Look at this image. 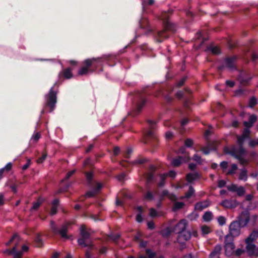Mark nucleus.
<instances>
[{
  "mask_svg": "<svg viewBox=\"0 0 258 258\" xmlns=\"http://www.w3.org/2000/svg\"><path fill=\"white\" fill-rule=\"evenodd\" d=\"M96 192L95 190L88 191L86 194V197H92L96 194Z\"/></svg>",
  "mask_w": 258,
  "mask_h": 258,
  "instance_id": "46",
  "label": "nucleus"
},
{
  "mask_svg": "<svg viewBox=\"0 0 258 258\" xmlns=\"http://www.w3.org/2000/svg\"><path fill=\"white\" fill-rule=\"evenodd\" d=\"M103 185L101 183H96V189L95 190L96 192H97V191H98L100 189H101Z\"/></svg>",
  "mask_w": 258,
  "mask_h": 258,
  "instance_id": "62",
  "label": "nucleus"
},
{
  "mask_svg": "<svg viewBox=\"0 0 258 258\" xmlns=\"http://www.w3.org/2000/svg\"><path fill=\"white\" fill-rule=\"evenodd\" d=\"M12 168V164L9 163L7 165L3 168L5 171H9Z\"/></svg>",
  "mask_w": 258,
  "mask_h": 258,
  "instance_id": "51",
  "label": "nucleus"
},
{
  "mask_svg": "<svg viewBox=\"0 0 258 258\" xmlns=\"http://www.w3.org/2000/svg\"><path fill=\"white\" fill-rule=\"evenodd\" d=\"M187 225V222L185 220H180L176 225L174 228V231L177 233L185 231Z\"/></svg>",
  "mask_w": 258,
  "mask_h": 258,
  "instance_id": "12",
  "label": "nucleus"
},
{
  "mask_svg": "<svg viewBox=\"0 0 258 258\" xmlns=\"http://www.w3.org/2000/svg\"><path fill=\"white\" fill-rule=\"evenodd\" d=\"M202 233L203 235L208 234L211 232V228L207 225H203L201 227Z\"/></svg>",
  "mask_w": 258,
  "mask_h": 258,
  "instance_id": "23",
  "label": "nucleus"
},
{
  "mask_svg": "<svg viewBox=\"0 0 258 258\" xmlns=\"http://www.w3.org/2000/svg\"><path fill=\"white\" fill-rule=\"evenodd\" d=\"M201 150L203 152L204 154H205V155L208 154L210 152V150H209L208 147L203 148Z\"/></svg>",
  "mask_w": 258,
  "mask_h": 258,
  "instance_id": "56",
  "label": "nucleus"
},
{
  "mask_svg": "<svg viewBox=\"0 0 258 258\" xmlns=\"http://www.w3.org/2000/svg\"><path fill=\"white\" fill-rule=\"evenodd\" d=\"M146 253L147 254H148V258H153L155 256V254L154 253H153L151 250H150L149 249H147L146 250ZM140 258H147L146 256H140Z\"/></svg>",
  "mask_w": 258,
  "mask_h": 258,
  "instance_id": "32",
  "label": "nucleus"
},
{
  "mask_svg": "<svg viewBox=\"0 0 258 258\" xmlns=\"http://www.w3.org/2000/svg\"><path fill=\"white\" fill-rule=\"evenodd\" d=\"M178 234L177 241L181 245H184L185 242L189 240L190 237V233L187 231L181 232Z\"/></svg>",
  "mask_w": 258,
  "mask_h": 258,
  "instance_id": "9",
  "label": "nucleus"
},
{
  "mask_svg": "<svg viewBox=\"0 0 258 258\" xmlns=\"http://www.w3.org/2000/svg\"><path fill=\"white\" fill-rule=\"evenodd\" d=\"M184 143L185 146L187 147H191L194 144L193 141L190 139L185 140Z\"/></svg>",
  "mask_w": 258,
  "mask_h": 258,
  "instance_id": "36",
  "label": "nucleus"
},
{
  "mask_svg": "<svg viewBox=\"0 0 258 258\" xmlns=\"http://www.w3.org/2000/svg\"><path fill=\"white\" fill-rule=\"evenodd\" d=\"M70 223H66L62 226L60 230L59 231V233L62 237L66 239L68 238V237L67 235V232L68 230V227Z\"/></svg>",
  "mask_w": 258,
  "mask_h": 258,
  "instance_id": "17",
  "label": "nucleus"
},
{
  "mask_svg": "<svg viewBox=\"0 0 258 258\" xmlns=\"http://www.w3.org/2000/svg\"><path fill=\"white\" fill-rule=\"evenodd\" d=\"M56 209L57 207L56 206H52V207L50 211V214L52 215L55 214L56 213Z\"/></svg>",
  "mask_w": 258,
  "mask_h": 258,
  "instance_id": "53",
  "label": "nucleus"
},
{
  "mask_svg": "<svg viewBox=\"0 0 258 258\" xmlns=\"http://www.w3.org/2000/svg\"><path fill=\"white\" fill-rule=\"evenodd\" d=\"M247 172H246V170H242L240 173V175H239V179L243 180H246L247 179Z\"/></svg>",
  "mask_w": 258,
  "mask_h": 258,
  "instance_id": "27",
  "label": "nucleus"
},
{
  "mask_svg": "<svg viewBox=\"0 0 258 258\" xmlns=\"http://www.w3.org/2000/svg\"><path fill=\"white\" fill-rule=\"evenodd\" d=\"M162 194L163 196H167L170 200L172 201H174L176 199V198L175 195L169 194L168 191L167 190H164L163 191Z\"/></svg>",
  "mask_w": 258,
  "mask_h": 258,
  "instance_id": "24",
  "label": "nucleus"
},
{
  "mask_svg": "<svg viewBox=\"0 0 258 258\" xmlns=\"http://www.w3.org/2000/svg\"><path fill=\"white\" fill-rule=\"evenodd\" d=\"M150 215L151 217H156L157 216V212L156 210L153 208L151 209L150 210Z\"/></svg>",
  "mask_w": 258,
  "mask_h": 258,
  "instance_id": "45",
  "label": "nucleus"
},
{
  "mask_svg": "<svg viewBox=\"0 0 258 258\" xmlns=\"http://www.w3.org/2000/svg\"><path fill=\"white\" fill-rule=\"evenodd\" d=\"M41 203L40 201H37L33 204V207L31 208V210H37L39 206H40Z\"/></svg>",
  "mask_w": 258,
  "mask_h": 258,
  "instance_id": "41",
  "label": "nucleus"
},
{
  "mask_svg": "<svg viewBox=\"0 0 258 258\" xmlns=\"http://www.w3.org/2000/svg\"><path fill=\"white\" fill-rule=\"evenodd\" d=\"M220 166L223 169H225L228 166V163L226 161H223L220 164Z\"/></svg>",
  "mask_w": 258,
  "mask_h": 258,
  "instance_id": "49",
  "label": "nucleus"
},
{
  "mask_svg": "<svg viewBox=\"0 0 258 258\" xmlns=\"http://www.w3.org/2000/svg\"><path fill=\"white\" fill-rule=\"evenodd\" d=\"M237 169V166L236 164H233L231 166V169L227 172L228 174H230L234 173L235 171Z\"/></svg>",
  "mask_w": 258,
  "mask_h": 258,
  "instance_id": "42",
  "label": "nucleus"
},
{
  "mask_svg": "<svg viewBox=\"0 0 258 258\" xmlns=\"http://www.w3.org/2000/svg\"><path fill=\"white\" fill-rule=\"evenodd\" d=\"M244 75V74H241L240 75V76L238 78V80H239V81L241 82V83H244V82H247V80H245L243 78V76Z\"/></svg>",
  "mask_w": 258,
  "mask_h": 258,
  "instance_id": "63",
  "label": "nucleus"
},
{
  "mask_svg": "<svg viewBox=\"0 0 258 258\" xmlns=\"http://www.w3.org/2000/svg\"><path fill=\"white\" fill-rule=\"evenodd\" d=\"M226 65L230 69L233 68L234 66V58L231 57L227 58L226 61Z\"/></svg>",
  "mask_w": 258,
  "mask_h": 258,
  "instance_id": "22",
  "label": "nucleus"
},
{
  "mask_svg": "<svg viewBox=\"0 0 258 258\" xmlns=\"http://www.w3.org/2000/svg\"><path fill=\"white\" fill-rule=\"evenodd\" d=\"M246 249L250 256H258V247L253 243H246Z\"/></svg>",
  "mask_w": 258,
  "mask_h": 258,
  "instance_id": "8",
  "label": "nucleus"
},
{
  "mask_svg": "<svg viewBox=\"0 0 258 258\" xmlns=\"http://www.w3.org/2000/svg\"><path fill=\"white\" fill-rule=\"evenodd\" d=\"M75 172V170H72V171H70L69 172H68L66 176V177L64 178V179L63 180V181L64 180H67L68 179H69Z\"/></svg>",
  "mask_w": 258,
  "mask_h": 258,
  "instance_id": "48",
  "label": "nucleus"
},
{
  "mask_svg": "<svg viewBox=\"0 0 258 258\" xmlns=\"http://www.w3.org/2000/svg\"><path fill=\"white\" fill-rule=\"evenodd\" d=\"M98 59L96 58H93L91 59H87L83 62L84 66L87 67L88 69L91 66L93 62L96 61Z\"/></svg>",
  "mask_w": 258,
  "mask_h": 258,
  "instance_id": "20",
  "label": "nucleus"
},
{
  "mask_svg": "<svg viewBox=\"0 0 258 258\" xmlns=\"http://www.w3.org/2000/svg\"><path fill=\"white\" fill-rule=\"evenodd\" d=\"M238 188L239 187L235 184H232L227 187L228 190L233 192H236Z\"/></svg>",
  "mask_w": 258,
  "mask_h": 258,
  "instance_id": "35",
  "label": "nucleus"
},
{
  "mask_svg": "<svg viewBox=\"0 0 258 258\" xmlns=\"http://www.w3.org/2000/svg\"><path fill=\"white\" fill-rule=\"evenodd\" d=\"M225 184H226V182H225V181H224L223 180H219L218 182V187H220V188L225 186Z\"/></svg>",
  "mask_w": 258,
  "mask_h": 258,
  "instance_id": "47",
  "label": "nucleus"
},
{
  "mask_svg": "<svg viewBox=\"0 0 258 258\" xmlns=\"http://www.w3.org/2000/svg\"><path fill=\"white\" fill-rule=\"evenodd\" d=\"M110 237L113 241H116V240L119 237V235L118 234L113 235H111Z\"/></svg>",
  "mask_w": 258,
  "mask_h": 258,
  "instance_id": "57",
  "label": "nucleus"
},
{
  "mask_svg": "<svg viewBox=\"0 0 258 258\" xmlns=\"http://www.w3.org/2000/svg\"><path fill=\"white\" fill-rule=\"evenodd\" d=\"M210 205V202L209 201H204L197 203L195 206V208L196 210L202 211L203 209L207 208Z\"/></svg>",
  "mask_w": 258,
  "mask_h": 258,
  "instance_id": "15",
  "label": "nucleus"
},
{
  "mask_svg": "<svg viewBox=\"0 0 258 258\" xmlns=\"http://www.w3.org/2000/svg\"><path fill=\"white\" fill-rule=\"evenodd\" d=\"M258 238V230H254L250 234L249 236L246 238V243H253L252 242L255 241Z\"/></svg>",
  "mask_w": 258,
  "mask_h": 258,
  "instance_id": "14",
  "label": "nucleus"
},
{
  "mask_svg": "<svg viewBox=\"0 0 258 258\" xmlns=\"http://www.w3.org/2000/svg\"><path fill=\"white\" fill-rule=\"evenodd\" d=\"M221 250V245H217L210 254V258H219Z\"/></svg>",
  "mask_w": 258,
  "mask_h": 258,
  "instance_id": "13",
  "label": "nucleus"
},
{
  "mask_svg": "<svg viewBox=\"0 0 258 258\" xmlns=\"http://www.w3.org/2000/svg\"><path fill=\"white\" fill-rule=\"evenodd\" d=\"M256 116L254 115H252L249 117V121H244L243 122L244 125L245 126L247 127H251L253 123L256 121Z\"/></svg>",
  "mask_w": 258,
  "mask_h": 258,
  "instance_id": "18",
  "label": "nucleus"
},
{
  "mask_svg": "<svg viewBox=\"0 0 258 258\" xmlns=\"http://www.w3.org/2000/svg\"><path fill=\"white\" fill-rule=\"evenodd\" d=\"M19 241H20V237L18 236V235L17 234L14 235L12 237V238L10 240V241L6 243V245H8L11 242H12L13 241H15L16 244H15V246L12 248V250L6 249V250L4 251V252L6 253H8V254H14V255H15L16 253H17V252H18L17 250V245H18Z\"/></svg>",
  "mask_w": 258,
  "mask_h": 258,
  "instance_id": "4",
  "label": "nucleus"
},
{
  "mask_svg": "<svg viewBox=\"0 0 258 258\" xmlns=\"http://www.w3.org/2000/svg\"><path fill=\"white\" fill-rule=\"evenodd\" d=\"M51 228H52V231H53L54 232H57V228H56V226L54 225V222H53V221L51 222Z\"/></svg>",
  "mask_w": 258,
  "mask_h": 258,
  "instance_id": "60",
  "label": "nucleus"
},
{
  "mask_svg": "<svg viewBox=\"0 0 258 258\" xmlns=\"http://www.w3.org/2000/svg\"><path fill=\"white\" fill-rule=\"evenodd\" d=\"M199 215L196 213H192L187 216V218L191 221L195 220L198 217Z\"/></svg>",
  "mask_w": 258,
  "mask_h": 258,
  "instance_id": "31",
  "label": "nucleus"
},
{
  "mask_svg": "<svg viewBox=\"0 0 258 258\" xmlns=\"http://www.w3.org/2000/svg\"><path fill=\"white\" fill-rule=\"evenodd\" d=\"M190 160L189 153H186L183 157L179 156L177 158L174 159L172 162V164L174 166H178L182 162H188Z\"/></svg>",
  "mask_w": 258,
  "mask_h": 258,
  "instance_id": "7",
  "label": "nucleus"
},
{
  "mask_svg": "<svg viewBox=\"0 0 258 258\" xmlns=\"http://www.w3.org/2000/svg\"><path fill=\"white\" fill-rule=\"evenodd\" d=\"M56 102V94L52 90H50L47 98V106L50 108L52 111Z\"/></svg>",
  "mask_w": 258,
  "mask_h": 258,
  "instance_id": "3",
  "label": "nucleus"
},
{
  "mask_svg": "<svg viewBox=\"0 0 258 258\" xmlns=\"http://www.w3.org/2000/svg\"><path fill=\"white\" fill-rule=\"evenodd\" d=\"M213 218V214L211 212H206L203 216V219L205 221L209 222Z\"/></svg>",
  "mask_w": 258,
  "mask_h": 258,
  "instance_id": "21",
  "label": "nucleus"
},
{
  "mask_svg": "<svg viewBox=\"0 0 258 258\" xmlns=\"http://www.w3.org/2000/svg\"><path fill=\"white\" fill-rule=\"evenodd\" d=\"M30 164V160L29 159H28L27 163L22 167V169L24 170H26V169H27L28 168Z\"/></svg>",
  "mask_w": 258,
  "mask_h": 258,
  "instance_id": "58",
  "label": "nucleus"
},
{
  "mask_svg": "<svg viewBox=\"0 0 258 258\" xmlns=\"http://www.w3.org/2000/svg\"><path fill=\"white\" fill-rule=\"evenodd\" d=\"M256 104V99L254 97H252L249 101V106L253 107Z\"/></svg>",
  "mask_w": 258,
  "mask_h": 258,
  "instance_id": "39",
  "label": "nucleus"
},
{
  "mask_svg": "<svg viewBox=\"0 0 258 258\" xmlns=\"http://www.w3.org/2000/svg\"><path fill=\"white\" fill-rule=\"evenodd\" d=\"M235 246L233 243H228L225 244V253L228 256H230L234 252Z\"/></svg>",
  "mask_w": 258,
  "mask_h": 258,
  "instance_id": "16",
  "label": "nucleus"
},
{
  "mask_svg": "<svg viewBox=\"0 0 258 258\" xmlns=\"http://www.w3.org/2000/svg\"><path fill=\"white\" fill-rule=\"evenodd\" d=\"M159 36L160 37L166 38L167 36L165 35V30H163L159 33Z\"/></svg>",
  "mask_w": 258,
  "mask_h": 258,
  "instance_id": "61",
  "label": "nucleus"
},
{
  "mask_svg": "<svg viewBox=\"0 0 258 258\" xmlns=\"http://www.w3.org/2000/svg\"><path fill=\"white\" fill-rule=\"evenodd\" d=\"M250 220L249 213L248 211L242 212L238 217L237 222L242 227L245 226Z\"/></svg>",
  "mask_w": 258,
  "mask_h": 258,
  "instance_id": "6",
  "label": "nucleus"
},
{
  "mask_svg": "<svg viewBox=\"0 0 258 258\" xmlns=\"http://www.w3.org/2000/svg\"><path fill=\"white\" fill-rule=\"evenodd\" d=\"M236 192H237V195H238L239 196H241L245 192L244 188L242 186H239V188H238Z\"/></svg>",
  "mask_w": 258,
  "mask_h": 258,
  "instance_id": "37",
  "label": "nucleus"
},
{
  "mask_svg": "<svg viewBox=\"0 0 258 258\" xmlns=\"http://www.w3.org/2000/svg\"><path fill=\"white\" fill-rule=\"evenodd\" d=\"M89 71V69L85 67H83L78 72V74L81 76L87 75Z\"/></svg>",
  "mask_w": 258,
  "mask_h": 258,
  "instance_id": "26",
  "label": "nucleus"
},
{
  "mask_svg": "<svg viewBox=\"0 0 258 258\" xmlns=\"http://www.w3.org/2000/svg\"><path fill=\"white\" fill-rule=\"evenodd\" d=\"M46 157H47V153H43L42 156L37 159V163H42L44 161V160L45 159Z\"/></svg>",
  "mask_w": 258,
  "mask_h": 258,
  "instance_id": "38",
  "label": "nucleus"
},
{
  "mask_svg": "<svg viewBox=\"0 0 258 258\" xmlns=\"http://www.w3.org/2000/svg\"><path fill=\"white\" fill-rule=\"evenodd\" d=\"M210 50L212 52V53L214 54H219L220 52V49L218 47L215 46L214 47H212L210 48Z\"/></svg>",
  "mask_w": 258,
  "mask_h": 258,
  "instance_id": "33",
  "label": "nucleus"
},
{
  "mask_svg": "<svg viewBox=\"0 0 258 258\" xmlns=\"http://www.w3.org/2000/svg\"><path fill=\"white\" fill-rule=\"evenodd\" d=\"M221 205L225 208L232 209L237 207L238 205V202L235 200H224Z\"/></svg>",
  "mask_w": 258,
  "mask_h": 258,
  "instance_id": "10",
  "label": "nucleus"
},
{
  "mask_svg": "<svg viewBox=\"0 0 258 258\" xmlns=\"http://www.w3.org/2000/svg\"><path fill=\"white\" fill-rule=\"evenodd\" d=\"M120 152V149L118 147L116 146L113 149V153L115 155H117Z\"/></svg>",
  "mask_w": 258,
  "mask_h": 258,
  "instance_id": "52",
  "label": "nucleus"
},
{
  "mask_svg": "<svg viewBox=\"0 0 258 258\" xmlns=\"http://www.w3.org/2000/svg\"><path fill=\"white\" fill-rule=\"evenodd\" d=\"M125 174L122 173L117 176V179L119 181H123L125 178Z\"/></svg>",
  "mask_w": 258,
  "mask_h": 258,
  "instance_id": "44",
  "label": "nucleus"
},
{
  "mask_svg": "<svg viewBox=\"0 0 258 258\" xmlns=\"http://www.w3.org/2000/svg\"><path fill=\"white\" fill-rule=\"evenodd\" d=\"M240 227H242L237 222H233L229 226L230 235L233 237H236L240 234Z\"/></svg>",
  "mask_w": 258,
  "mask_h": 258,
  "instance_id": "5",
  "label": "nucleus"
},
{
  "mask_svg": "<svg viewBox=\"0 0 258 258\" xmlns=\"http://www.w3.org/2000/svg\"><path fill=\"white\" fill-rule=\"evenodd\" d=\"M192 159L194 161L197 162L199 164H201L202 162V160L201 157L199 155L196 154L194 155L192 157Z\"/></svg>",
  "mask_w": 258,
  "mask_h": 258,
  "instance_id": "30",
  "label": "nucleus"
},
{
  "mask_svg": "<svg viewBox=\"0 0 258 258\" xmlns=\"http://www.w3.org/2000/svg\"><path fill=\"white\" fill-rule=\"evenodd\" d=\"M36 243V246L37 247H40L41 246L42 244V240L39 237V236H38L36 238L35 240Z\"/></svg>",
  "mask_w": 258,
  "mask_h": 258,
  "instance_id": "43",
  "label": "nucleus"
},
{
  "mask_svg": "<svg viewBox=\"0 0 258 258\" xmlns=\"http://www.w3.org/2000/svg\"><path fill=\"white\" fill-rule=\"evenodd\" d=\"M195 190L192 186H190L189 188V190L185 194V197L187 198H190L194 193Z\"/></svg>",
  "mask_w": 258,
  "mask_h": 258,
  "instance_id": "34",
  "label": "nucleus"
},
{
  "mask_svg": "<svg viewBox=\"0 0 258 258\" xmlns=\"http://www.w3.org/2000/svg\"><path fill=\"white\" fill-rule=\"evenodd\" d=\"M218 221L220 225H223L225 223V218L223 216H220L218 218Z\"/></svg>",
  "mask_w": 258,
  "mask_h": 258,
  "instance_id": "40",
  "label": "nucleus"
},
{
  "mask_svg": "<svg viewBox=\"0 0 258 258\" xmlns=\"http://www.w3.org/2000/svg\"><path fill=\"white\" fill-rule=\"evenodd\" d=\"M244 252V250L241 249H237L235 251V253L236 255L239 256L242 254Z\"/></svg>",
  "mask_w": 258,
  "mask_h": 258,
  "instance_id": "54",
  "label": "nucleus"
},
{
  "mask_svg": "<svg viewBox=\"0 0 258 258\" xmlns=\"http://www.w3.org/2000/svg\"><path fill=\"white\" fill-rule=\"evenodd\" d=\"M40 135L39 133H37L35 135L33 136V137H32V139L36 142L38 140V139L40 138Z\"/></svg>",
  "mask_w": 258,
  "mask_h": 258,
  "instance_id": "50",
  "label": "nucleus"
},
{
  "mask_svg": "<svg viewBox=\"0 0 258 258\" xmlns=\"http://www.w3.org/2000/svg\"><path fill=\"white\" fill-rule=\"evenodd\" d=\"M198 173H189L186 175V180L189 182H192L199 178Z\"/></svg>",
  "mask_w": 258,
  "mask_h": 258,
  "instance_id": "19",
  "label": "nucleus"
},
{
  "mask_svg": "<svg viewBox=\"0 0 258 258\" xmlns=\"http://www.w3.org/2000/svg\"><path fill=\"white\" fill-rule=\"evenodd\" d=\"M168 15L166 13H164L161 16V19L163 20L164 23L165 29L166 30H169L174 31L175 29L173 28L172 24L168 20Z\"/></svg>",
  "mask_w": 258,
  "mask_h": 258,
  "instance_id": "11",
  "label": "nucleus"
},
{
  "mask_svg": "<svg viewBox=\"0 0 258 258\" xmlns=\"http://www.w3.org/2000/svg\"><path fill=\"white\" fill-rule=\"evenodd\" d=\"M63 75L67 79H70L72 77L71 71L70 69H67L63 71Z\"/></svg>",
  "mask_w": 258,
  "mask_h": 258,
  "instance_id": "28",
  "label": "nucleus"
},
{
  "mask_svg": "<svg viewBox=\"0 0 258 258\" xmlns=\"http://www.w3.org/2000/svg\"><path fill=\"white\" fill-rule=\"evenodd\" d=\"M148 228L153 229L154 228V224L152 221L148 222L147 223Z\"/></svg>",
  "mask_w": 258,
  "mask_h": 258,
  "instance_id": "55",
  "label": "nucleus"
},
{
  "mask_svg": "<svg viewBox=\"0 0 258 258\" xmlns=\"http://www.w3.org/2000/svg\"><path fill=\"white\" fill-rule=\"evenodd\" d=\"M184 205L182 202H175L173 208L174 211H176L181 209Z\"/></svg>",
  "mask_w": 258,
  "mask_h": 258,
  "instance_id": "25",
  "label": "nucleus"
},
{
  "mask_svg": "<svg viewBox=\"0 0 258 258\" xmlns=\"http://www.w3.org/2000/svg\"><path fill=\"white\" fill-rule=\"evenodd\" d=\"M248 145L251 148H254L258 146V139L257 140H251L248 143Z\"/></svg>",
  "mask_w": 258,
  "mask_h": 258,
  "instance_id": "29",
  "label": "nucleus"
},
{
  "mask_svg": "<svg viewBox=\"0 0 258 258\" xmlns=\"http://www.w3.org/2000/svg\"><path fill=\"white\" fill-rule=\"evenodd\" d=\"M152 197H153L152 194L150 191H148L145 196L146 199H147L148 200H151L152 199Z\"/></svg>",
  "mask_w": 258,
  "mask_h": 258,
  "instance_id": "59",
  "label": "nucleus"
},
{
  "mask_svg": "<svg viewBox=\"0 0 258 258\" xmlns=\"http://www.w3.org/2000/svg\"><path fill=\"white\" fill-rule=\"evenodd\" d=\"M22 255V252H17L15 255H14V258H21Z\"/></svg>",
  "mask_w": 258,
  "mask_h": 258,
  "instance_id": "64",
  "label": "nucleus"
},
{
  "mask_svg": "<svg viewBox=\"0 0 258 258\" xmlns=\"http://www.w3.org/2000/svg\"><path fill=\"white\" fill-rule=\"evenodd\" d=\"M80 231L82 237L78 239L79 244L83 247L91 246L92 245L91 242L87 241L89 238L90 232L84 225L81 226Z\"/></svg>",
  "mask_w": 258,
  "mask_h": 258,
  "instance_id": "2",
  "label": "nucleus"
},
{
  "mask_svg": "<svg viewBox=\"0 0 258 258\" xmlns=\"http://www.w3.org/2000/svg\"><path fill=\"white\" fill-rule=\"evenodd\" d=\"M249 135V131L248 129H245L240 137H238L237 139V144L239 146L238 148L235 146L226 148L224 150L225 152L229 154L235 158L237 159L240 163L244 165L247 163V161L242 157V156L246 154V150L242 147V145L246 138H248Z\"/></svg>",
  "mask_w": 258,
  "mask_h": 258,
  "instance_id": "1",
  "label": "nucleus"
}]
</instances>
